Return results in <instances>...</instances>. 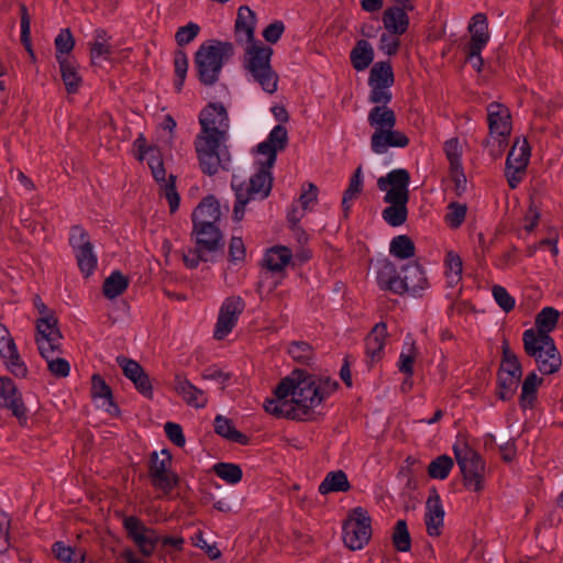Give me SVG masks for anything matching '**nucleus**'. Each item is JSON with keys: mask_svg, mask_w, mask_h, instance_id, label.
<instances>
[{"mask_svg": "<svg viewBox=\"0 0 563 563\" xmlns=\"http://www.w3.org/2000/svg\"><path fill=\"white\" fill-rule=\"evenodd\" d=\"M338 387L330 378H316L302 371H295L275 389V398L264 404L266 412L276 417L305 420L311 410Z\"/></svg>", "mask_w": 563, "mask_h": 563, "instance_id": "obj_1", "label": "nucleus"}, {"mask_svg": "<svg viewBox=\"0 0 563 563\" xmlns=\"http://www.w3.org/2000/svg\"><path fill=\"white\" fill-rule=\"evenodd\" d=\"M410 175L407 169L398 168L379 177L377 187L386 191L384 201L389 203L382 212L383 219L391 227L402 225L408 217Z\"/></svg>", "mask_w": 563, "mask_h": 563, "instance_id": "obj_2", "label": "nucleus"}, {"mask_svg": "<svg viewBox=\"0 0 563 563\" xmlns=\"http://www.w3.org/2000/svg\"><path fill=\"white\" fill-rule=\"evenodd\" d=\"M558 319H537L536 328L523 332V346L528 355L536 358L539 371L552 374L559 369L561 360L549 333L556 327Z\"/></svg>", "mask_w": 563, "mask_h": 563, "instance_id": "obj_3", "label": "nucleus"}, {"mask_svg": "<svg viewBox=\"0 0 563 563\" xmlns=\"http://www.w3.org/2000/svg\"><path fill=\"white\" fill-rule=\"evenodd\" d=\"M234 55L231 42L210 41L199 46L195 54V66L199 81L205 86L214 85L224 63Z\"/></svg>", "mask_w": 563, "mask_h": 563, "instance_id": "obj_4", "label": "nucleus"}, {"mask_svg": "<svg viewBox=\"0 0 563 563\" xmlns=\"http://www.w3.org/2000/svg\"><path fill=\"white\" fill-rule=\"evenodd\" d=\"M224 137H214L212 135H197L194 142L199 167L202 173L209 176L218 174L220 170H229L231 164V154L227 146Z\"/></svg>", "mask_w": 563, "mask_h": 563, "instance_id": "obj_5", "label": "nucleus"}, {"mask_svg": "<svg viewBox=\"0 0 563 563\" xmlns=\"http://www.w3.org/2000/svg\"><path fill=\"white\" fill-rule=\"evenodd\" d=\"M244 51V68L265 92L274 93L277 90L278 75L271 66L273 49L269 46L257 44L249 45Z\"/></svg>", "mask_w": 563, "mask_h": 563, "instance_id": "obj_6", "label": "nucleus"}, {"mask_svg": "<svg viewBox=\"0 0 563 563\" xmlns=\"http://www.w3.org/2000/svg\"><path fill=\"white\" fill-rule=\"evenodd\" d=\"M192 234L196 236V246L183 255L187 267L196 268L200 262L212 261L214 253L223 251V236L217 225L194 224Z\"/></svg>", "mask_w": 563, "mask_h": 563, "instance_id": "obj_7", "label": "nucleus"}, {"mask_svg": "<svg viewBox=\"0 0 563 563\" xmlns=\"http://www.w3.org/2000/svg\"><path fill=\"white\" fill-rule=\"evenodd\" d=\"M124 528L128 534L133 539L140 552L144 556H150L158 543L164 548L181 549L184 539L181 537H161L157 531L146 527L136 517L124 518Z\"/></svg>", "mask_w": 563, "mask_h": 563, "instance_id": "obj_8", "label": "nucleus"}, {"mask_svg": "<svg viewBox=\"0 0 563 563\" xmlns=\"http://www.w3.org/2000/svg\"><path fill=\"white\" fill-rule=\"evenodd\" d=\"M457 465L463 475L464 485L474 492L483 488V476L485 463L481 455L466 443H459L453 446Z\"/></svg>", "mask_w": 563, "mask_h": 563, "instance_id": "obj_9", "label": "nucleus"}, {"mask_svg": "<svg viewBox=\"0 0 563 563\" xmlns=\"http://www.w3.org/2000/svg\"><path fill=\"white\" fill-rule=\"evenodd\" d=\"M371 538L369 517L362 508H355L343 526V541L351 550H361Z\"/></svg>", "mask_w": 563, "mask_h": 563, "instance_id": "obj_10", "label": "nucleus"}, {"mask_svg": "<svg viewBox=\"0 0 563 563\" xmlns=\"http://www.w3.org/2000/svg\"><path fill=\"white\" fill-rule=\"evenodd\" d=\"M229 122L222 103H209L199 114L200 132L197 135L228 139Z\"/></svg>", "mask_w": 563, "mask_h": 563, "instance_id": "obj_11", "label": "nucleus"}, {"mask_svg": "<svg viewBox=\"0 0 563 563\" xmlns=\"http://www.w3.org/2000/svg\"><path fill=\"white\" fill-rule=\"evenodd\" d=\"M487 120L490 137L485 139L483 145L490 146V139L496 137L498 150L497 153L492 152V155H499L503 144L511 132L510 113L504 106L493 102L487 107Z\"/></svg>", "mask_w": 563, "mask_h": 563, "instance_id": "obj_12", "label": "nucleus"}, {"mask_svg": "<svg viewBox=\"0 0 563 563\" xmlns=\"http://www.w3.org/2000/svg\"><path fill=\"white\" fill-rule=\"evenodd\" d=\"M530 158V145L527 140H517L511 146L507 159L505 175L510 188H516L522 179Z\"/></svg>", "mask_w": 563, "mask_h": 563, "instance_id": "obj_13", "label": "nucleus"}, {"mask_svg": "<svg viewBox=\"0 0 563 563\" xmlns=\"http://www.w3.org/2000/svg\"><path fill=\"white\" fill-rule=\"evenodd\" d=\"M148 153L147 164L152 170V175L154 179L161 184L165 198L168 200L170 212H175L179 207L180 200L175 187L176 177L170 174L168 179H166V169L158 150H150Z\"/></svg>", "mask_w": 563, "mask_h": 563, "instance_id": "obj_14", "label": "nucleus"}, {"mask_svg": "<svg viewBox=\"0 0 563 563\" xmlns=\"http://www.w3.org/2000/svg\"><path fill=\"white\" fill-rule=\"evenodd\" d=\"M161 455L162 457L156 452L152 453L150 476L153 485L167 494L176 486L178 477L169 471L172 456L168 452L162 451Z\"/></svg>", "mask_w": 563, "mask_h": 563, "instance_id": "obj_15", "label": "nucleus"}, {"mask_svg": "<svg viewBox=\"0 0 563 563\" xmlns=\"http://www.w3.org/2000/svg\"><path fill=\"white\" fill-rule=\"evenodd\" d=\"M0 357L4 360L8 369L16 377H25L27 368L21 360L16 345L9 330L0 323Z\"/></svg>", "mask_w": 563, "mask_h": 563, "instance_id": "obj_16", "label": "nucleus"}, {"mask_svg": "<svg viewBox=\"0 0 563 563\" xmlns=\"http://www.w3.org/2000/svg\"><path fill=\"white\" fill-rule=\"evenodd\" d=\"M35 329V342L40 354L60 349L62 333L57 325V319H37Z\"/></svg>", "mask_w": 563, "mask_h": 563, "instance_id": "obj_17", "label": "nucleus"}, {"mask_svg": "<svg viewBox=\"0 0 563 563\" xmlns=\"http://www.w3.org/2000/svg\"><path fill=\"white\" fill-rule=\"evenodd\" d=\"M402 272L404 276L394 284L395 294L409 292L419 296L428 287L426 274L418 263H409Z\"/></svg>", "mask_w": 563, "mask_h": 563, "instance_id": "obj_18", "label": "nucleus"}, {"mask_svg": "<svg viewBox=\"0 0 563 563\" xmlns=\"http://www.w3.org/2000/svg\"><path fill=\"white\" fill-rule=\"evenodd\" d=\"M117 363L122 369L123 375L133 383L139 393L151 398L153 395V386L143 367L136 361L123 355L117 357Z\"/></svg>", "mask_w": 563, "mask_h": 563, "instance_id": "obj_19", "label": "nucleus"}, {"mask_svg": "<svg viewBox=\"0 0 563 563\" xmlns=\"http://www.w3.org/2000/svg\"><path fill=\"white\" fill-rule=\"evenodd\" d=\"M409 144V137L395 128L373 132L371 148L375 154H385L390 147L404 148Z\"/></svg>", "mask_w": 563, "mask_h": 563, "instance_id": "obj_20", "label": "nucleus"}, {"mask_svg": "<svg viewBox=\"0 0 563 563\" xmlns=\"http://www.w3.org/2000/svg\"><path fill=\"white\" fill-rule=\"evenodd\" d=\"M287 144V129L284 125L278 124L273 128L267 139L258 144L257 152L266 157L265 162L267 167H273L277 158V152L283 151Z\"/></svg>", "mask_w": 563, "mask_h": 563, "instance_id": "obj_21", "label": "nucleus"}, {"mask_svg": "<svg viewBox=\"0 0 563 563\" xmlns=\"http://www.w3.org/2000/svg\"><path fill=\"white\" fill-rule=\"evenodd\" d=\"M256 25V14L246 5H242L238 10V16L234 25L235 41L240 45H257L254 41V32Z\"/></svg>", "mask_w": 563, "mask_h": 563, "instance_id": "obj_22", "label": "nucleus"}, {"mask_svg": "<svg viewBox=\"0 0 563 563\" xmlns=\"http://www.w3.org/2000/svg\"><path fill=\"white\" fill-rule=\"evenodd\" d=\"M129 285V276L120 271H113L108 276V313H126L129 311V306L125 301L121 302V305L114 301V298L122 295Z\"/></svg>", "mask_w": 563, "mask_h": 563, "instance_id": "obj_23", "label": "nucleus"}, {"mask_svg": "<svg viewBox=\"0 0 563 563\" xmlns=\"http://www.w3.org/2000/svg\"><path fill=\"white\" fill-rule=\"evenodd\" d=\"M260 165L258 172L250 178V183L247 185L242 184L244 194L249 196L250 200L256 197L264 199L269 195L272 189V167H267L266 162H261Z\"/></svg>", "mask_w": 563, "mask_h": 563, "instance_id": "obj_24", "label": "nucleus"}, {"mask_svg": "<svg viewBox=\"0 0 563 563\" xmlns=\"http://www.w3.org/2000/svg\"><path fill=\"white\" fill-rule=\"evenodd\" d=\"M0 406L8 408L19 418H25V407L16 386L7 377H0Z\"/></svg>", "mask_w": 563, "mask_h": 563, "instance_id": "obj_25", "label": "nucleus"}, {"mask_svg": "<svg viewBox=\"0 0 563 563\" xmlns=\"http://www.w3.org/2000/svg\"><path fill=\"white\" fill-rule=\"evenodd\" d=\"M444 509L441 504L440 496L433 492L427 499L426 503V526L428 534L437 537L441 533L443 526Z\"/></svg>", "mask_w": 563, "mask_h": 563, "instance_id": "obj_26", "label": "nucleus"}, {"mask_svg": "<svg viewBox=\"0 0 563 563\" xmlns=\"http://www.w3.org/2000/svg\"><path fill=\"white\" fill-rule=\"evenodd\" d=\"M220 205L218 200L209 196L205 198L192 212V223L197 225H216L220 219Z\"/></svg>", "mask_w": 563, "mask_h": 563, "instance_id": "obj_27", "label": "nucleus"}, {"mask_svg": "<svg viewBox=\"0 0 563 563\" xmlns=\"http://www.w3.org/2000/svg\"><path fill=\"white\" fill-rule=\"evenodd\" d=\"M174 388L189 406L203 408L207 405L205 393L192 385L185 376L176 375Z\"/></svg>", "mask_w": 563, "mask_h": 563, "instance_id": "obj_28", "label": "nucleus"}, {"mask_svg": "<svg viewBox=\"0 0 563 563\" xmlns=\"http://www.w3.org/2000/svg\"><path fill=\"white\" fill-rule=\"evenodd\" d=\"M62 80L68 93L78 92L82 78L78 71V65L71 56H58Z\"/></svg>", "mask_w": 563, "mask_h": 563, "instance_id": "obj_29", "label": "nucleus"}, {"mask_svg": "<svg viewBox=\"0 0 563 563\" xmlns=\"http://www.w3.org/2000/svg\"><path fill=\"white\" fill-rule=\"evenodd\" d=\"M368 125L373 129V132L385 130L387 128H396L397 118L395 111L386 106H374L367 114Z\"/></svg>", "mask_w": 563, "mask_h": 563, "instance_id": "obj_30", "label": "nucleus"}, {"mask_svg": "<svg viewBox=\"0 0 563 563\" xmlns=\"http://www.w3.org/2000/svg\"><path fill=\"white\" fill-rule=\"evenodd\" d=\"M468 31L471 33V42L468 45L473 46V52L477 53V49H483L489 41L486 15L484 13H476L472 18Z\"/></svg>", "mask_w": 563, "mask_h": 563, "instance_id": "obj_31", "label": "nucleus"}, {"mask_svg": "<svg viewBox=\"0 0 563 563\" xmlns=\"http://www.w3.org/2000/svg\"><path fill=\"white\" fill-rule=\"evenodd\" d=\"M385 29L394 35H402L409 26V18L399 7L388 8L383 14Z\"/></svg>", "mask_w": 563, "mask_h": 563, "instance_id": "obj_32", "label": "nucleus"}, {"mask_svg": "<svg viewBox=\"0 0 563 563\" xmlns=\"http://www.w3.org/2000/svg\"><path fill=\"white\" fill-rule=\"evenodd\" d=\"M292 256L290 249L286 246H274L269 249L263 258V266L269 272L280 273L288 265Z\"/></svg>", "mask_w": 563, "mask_h": 563, "instance_id": "obj_33", "label": "nucleus"}, {"mask_svg": "<svg viewBox=\"0 0 563 563\" xmlns=\"http://www.w3.org/2000/svg\"><path fill=\"white\" fill-rule=\"evenodd\" d=\"M385 336L386 324L384 322L377 323L372 330V332L367 335L365 342L366 355L372 363L380 358L384 349Z\"/></svg>", "mask_w": 563, "mask_h": 563, "instance_id": "obj_34", "label": "nucleus"}, {"mask_svg": "<svg viewBox=\"0 0 563 563\" xmlns=\"http://www.w3.org/2000/svg\"><path fill=\"white\" fill-rule=\"evenodd\" d=\"M350 488L346 474L343 471L330 472L319 485V493L327 495L333 492H346Z\"/></svg>", "mask_w": 563, "mask_h": 563, "instance_id": "obj_35", "label": "nucleus"}, {"mask_svg": "<svg viewBox=\"0 0 563 563\" xmlns=\"http://www.w3.org/2000/svg\"><path fill=\"white\" fill-rule=\"evenodd\" d=\"M374 52L371 44L361 40L351 52V62L356 70H364L373 62Z\"/></svg>", "mask_w": 563, "mask_h": 563, "instance_id": "obj_36", "label": "nucleus"}, {"mask_svg": "<svg viewBox=\"0 0 563 563\" xmlns=\"http://www.w3.org/2000/svg\"><path fill=\"white\" fill-rule=\"evenodd\" d=\"M399 280L400 276H398L397 268L394 263L388 260L378 262L377 283L380 288L395 292L394 284Z\"/></svg>", "mask_w": 563, "mask_h": 563, "instance_id": "obj_37", "label": "nucleus"}, {"mask_svg": "<svg viewBox=\"0 0 563 563\" xmlns=\"http://www.w3.org/2000/svg\"><path fill=\"white\" fill-rule=\"evenodd\" d=\"M394 84V73L389 63H376L369 73L368 85H382L383 88L391 87Z\"/></svg>", "mask_w": 563, "mask_h": 563, "instance_id": "obj_38", "label": "nucleus"}, {"mask_svg": "<svg viewBox=\"0 0 563 563\" xmlns=\"http://www.w3.org/2000/svg\"><path fill=\"white\" fill-rule=\"evenodd\" d=\"M59 354H60V349H58V351L47 352V353H43L41 355L46 361L47 368L53 376L58 377V378L67 377L70 372V365H69L68 361L60 357Z\"/></svg>", "mask_w": 563, "mask_h": 563, "instance_id": "obj_39", "label": "nucleus"}, {"mask_svg": "<svg viewBox=\"0 0 563 563\" xmlns=\"http://www.w3.org/2000/svg\"><path fill=\"white\" fill-rule=\"evenodd\" d=\"M445 277L449 287L456 286L462 277V258L453 251L445 256Z\"/></svg>", "mask_w": 563, "mask_h": 563, "instance_id": "obj_40", "label": "nucleus"}, {"mask_svg": "<svg viewBox=\"0 0 563 563\" xmlns=\"http://www.w3.org/2000/svg\"><path fill=\"white\" fill-rule=\"evenodd\" d=\"M214 430L216 432L230 440V441H233V442H236V443H241V444H245L247 442V438L245 434L241 433L240 431H238L233 426L232 423L230 422L229 419L222 417V416H217L216 419H214Z\"/></svg>", "mask_w": 563, "mask_h": 563, "instance_id": "obj_41", "label": "nucleus"}, {"mask_svg": "<svg viewBox=\"0 0 563 563\" xmlns=\"http://www.w3.org/2000/svg\"><path fill=\"white\" fill-rule=\"evenodd\" d=\"M363 187V177H362V167H357L350 179V184L347 189L344 191L342 199V207L345 216L347 214L351 208V201L354 200L357 195L362 191Z\"/></svg>", "mask_w": 563, "mask_h": 563, "instance_id": "obj_42", "label": "nucleus"}, {"mask_svg": "<svg viewBox=\"0 0 563 563\" xmlns=\"http://www.w3.org/2000/svg\"><path fill=\"white\" fill-rule=\"evenodd\" d=\"M390 254L406 260L415 255V244L407 235H398L390 242Z\"/></svg>", "mask_w": 563, "mask_h": 563, "instance_id": "obj_43", "label": "nucleus"}, {"mask_svg": "<svg viewBox=\"0 0 563 563\" xmlns=\"http://www.w3.org/2000/svg\"><path fill=\"white\" fill-rule=\"evenodd\" d=\"M106 35L102 30L96 32L93 41L90 43V59L93 66L102 68L106 60Z\"/></svg>", "mask_w": 563, "mask_h": 563, "instance_id": "obj_44", "label": "nucleus"}, {"mask_svg": "<svg viewBox=\"0 0 563 563\" xmlns=\"http://www.w3.org/2000/svg\"><path fill=\"white\" fill-rule=\"evenodd\" d=\"M499 374H505L509 376L521 377L522 371L521 366L518 362L517 356L514 352L504 343L503 347V362L499 369Z\"/></svg>", "mask_w": 563, "mask_h": 563, "instance_id": "obj_45", "label": "nucleus"}, {"mask_svg": "<svg viewBox=\"0 0 563 563\" xmlns=\"http://www.w3.org/2000/svg\"><path fill=\"white\" fill-rule=\"evenodd\" d=\"M53 552L59 561L65 563H82L85 560L82 551H76L60 541L53 545Z\"/></svg>", "mask_w": 563, "mask_h": 563, "instance_id": "obj_46", "label": "nucleus"}, {"mask_svg": "<svg viewBox=\"0 0 563 563\" xmlns=\"http://www.w3.org/2000/svg\"><path fill=\"white\" fill-rule=\"evenodd\" d=\"M75 257L84 276L89 277L92 275L97 266V256L93 253L92 245L85 250L77 251V253H75Z\"/></svg>", "mask_w": 563, "mask_h": 563, "instance_id": "obj_47", "label": "nucleus"}, {"mask_svg": "<svg viewBox=\"0 0 563 563\" xmlns=\"http://www.w3.org/2000/svg\"><path fill=\"white\" fill-rule=\"evenodd\" d=\"M452 467V459L448 455H440L429 464L428 473L432 478L444 479L448 477Z\"/></svg>", "mask_w": 563, "mask_h": 563, "instance_id": "obj_48", "label": "nucleus"}, {"mask_svg": "<svg viewBox=\"0 0 563 563\" xmlns=\"http://www.w3.org/2000/svg\"><path fill=\"white\" fill-rule=\"evenodd\" d=\"M393 542L400 552L410 550L411 539L405 520H398L393 532Z\"/></svg>", "mask_w": 563, "mask_h": 563, "instance_id": "obj_49", "label": "nucleus"}, {"mask_svg": "<svg viewBox=\"0 0 563 563\" xmlns=\"http://www.w3.org/2000/svg\"><path fill=\"white\" fill-rule=\"evenodd\" d=\"M445 156L450 163V170H457L461 163L462 147L457 137H452L444 143Z\"/></svg>", "mask_w": 563, "mask_h": 563, "instance_id": "obj_50", "label": "nucleus"}, {"mask_svg": "<svg viewBox=\"0 0 563 563\" xmlns=\"http://www.w3.org/2000/svg\"><path fill=\"white\" fill-rule=\"evenodd\" d=\"M540 383H541V378L538 377L536 373H530L526 377V379L522 384L521 398H520L521 406L523 408H527L532 404V401L534 399V394H536L537 387Z\"/></svg>", "mask_w": 563, "mask_h": 563, "instance_id": "obj_51", "label": "nucleus"}, {"mask_svg": "<svg viewBox=\"0 0 563 563\" xmlns=\"http://www.w3.org/2000/svg\"><path fill=\"white\" fill-rule=\"evenodd\" d=\"M214 472L220 478L229 484H236L242 478V470L236 464L218 463L214 466Z\"/></svg>", "mask_w": 563, "mask_h": 563, "instance_id": "obj_52", "label": "nucleus"}, {"mask_svg": "<svg viewBox=\"0 0 563 563\" xmlns=\"http://www.w3.org/2000/svg\"><path fill=\"white\" fill-rule=\"evenodd\" d=\"M75 46V40L69 29H64L55 38L56 59L58 56H70Z\"/></svg>", "mask_w": 563, "mask_h": 563, "instance_id": "obj_53", "label": "nucleus"}, {"mask_svg": "<svg viewBox=\"0 0 563 563\" xmlns=\"http://www.w3.org/2000/svg\"><path fill=\"white\" fill-rule=\"evenodd\" d=\"M174 67L177 77L175 80V88L177 91H180L188 70V58L184 51H176L174 56Z\"/></svg>", "mask_w": 563, "mask_h": 563, "instance_id": "obj_54", "label": "nucleus"}, {"mask_svg": "<svg viewBox=\"0 0 563 563\" xmlns=\"http://www.w3.org/2000/svg\"><path fill=\"white\" fill-rule=\"evenodd\" d=\"M289 355L301 364H308L312 360V349L307 342L295 341L288 347Z\"/></svg>", "mask_w": 563, "mask_h": 563, "instance_id": "obj_55", "label": "nucleus"}, {"mask_svg": "<svg viewBox=\"0 0 563 563\" xmlns=\"http://www.w3.org/2000/svg\"><path fill=\"white\" fill-rule=\"evenodd\" d=\"M245 302L240 296L228 297L221 308L218 317H236L244 312Z\"/></svg>", "mask_w": 563, "mask_h": 563, "instance_id": "obj_56", "label": "nucleus"}, {"mask_svg": "<svg viewBox=\"0 0 563 563\" xmlns=\"http://www.w3.org/2000/svg\"><path fill=\"white\" fill-rule=\"evenodd\" d=\"M519 380L520 377L517 376L498 374L499 398L503 400L510 399L518 387Z\"/></svg>", "mask_w": 563, "mask_h": 563, "instance_id": "obj_57", "label": "nucleus"}, {"mask_svg": "<svg viewBox=\"0 0 563 563\" xmlns=\"http://www.w3.org/2000/svg\"><path fill=\"white\" fill-rule=\"evenodd\" d=\"M466 205L459 202H451L448 206V213L445 214V221L451 228H459L465 220Z\"/></svg>", "mask_w": 563, "mask_h": 563, "instance_id": "obj_58", "label": "nucleus"}, {"mask_svg": "<svg viewBox=\"0 0 563 563\" xmlns=\"http://www.w3.org/2000/svg\"><path fill=\"white\" fill-rule=\"evenodd\" d=\"M21 42L30 53V56L34 58V53L31 45V16L25 5H21Z\"/></svg>", "mask_w": 563, "mask_h": 563, "instance_id": "obj_59", "label": "nucleus"}, {"mask_svg": "<svg viewBox=\"0 0 563 563\" xmlns=\"http://www.w3.org/2000/svg\"><path fill=\"white\" fill-rule=\"evenodd\" d=\"M246 250L241 238L233 236L229 244V262L235 266L244 263Z\"/></svg>", "mask_w": 563, "mask_h": 563, "instance_id": "obj_60", "label": "nucleus"}, {"mask_svg": "<svg viewBox=\"0 0 563 563\" xmlns=\"http://www.w3.org/2000/svg\"><path fill=\"white\" fill-rule=\"evenodd\" d=\"M69 244L73 247L74 253H77V251L85 250L92 245L89 241L87 232L78 225H75L70 229Z\"/></svg>", "mask_w": 563, "mask_h": 563, "instance_id": "obj_61", "label": "nucleus"}, {"mask_svg": "<svg viewBox=\"0 0 563 563\" xmlns=\"http://www.w3.org/2000/svg\"><path fill=\"white\" fill-rule=\"evenodd\" d=\"M90 395L97 407L106 404V382L100 374H93L91 377Z\"/></svg>", "mask_w": 563, "mask_h": 563, "instance_id": "obj_62", "label": "nucleus"}, {"mask_svg": "<svg viewBox=\"0 0 563 563\" xmlns=\"http://www.w3.org/2000/svg\"><path fill=\"white\" fill-rule=\"evenodd\" d=\"M200 26L197 23L189 22L185 26H180L176 34L175 40L179 46L189 44L199 34Z\"/></svg>", "mask_w": 563, "mask_h": 563, "instance_id": "obj_63", "label": "nucleus"}, {"mask_svg": "<svg viewBox=\"0 0 563 563\" xmlns=\"http://www.w3.org/2000/svg\"><path fill=\"white\" fill-rule=\"evenodd\" d=\"M493 296L505 313H509L515 307V299L509 295L505 287L495 285Z\"/></svg>", "mask_w": 563, "mask_h": 563, "instance_id": "obj_64", "label": "nucleus"}]
</instances>
